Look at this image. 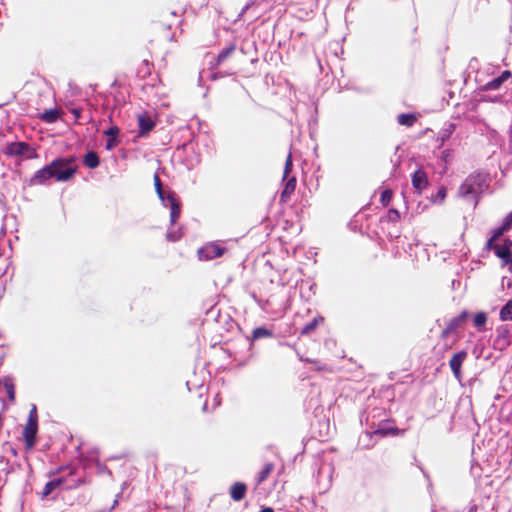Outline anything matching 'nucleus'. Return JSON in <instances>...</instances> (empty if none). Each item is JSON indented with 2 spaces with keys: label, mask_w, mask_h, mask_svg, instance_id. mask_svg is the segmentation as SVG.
Returning <instances> with one entry per match:
<instances>
[{
  "label": "nucleus",
  "mask_w": 512,
  "mask_h": 512,
  "mask_svg": "<svg viewBox=\"0 0 512 512\" xmlns=\"http://www.w3.org/2000/svg\"><path fill=\"white\" fill-rule=\"evenodd\" d=\"M297 180L295 176L290 177L285 182L284 188L280 194V202L281 203H287L292 194L295 192L296 189Z\"/></svg>",
  "instance_id": "9b49d317"
},
{
  "label": "nucleus",
  "mask_w": 512,
  "mask_h": 512,
  "mask_svg": "<svg viewBox=\"0 0 512 512\" xmlns=\"http://www.w3.org/2000/svg\"><path fill=\"white\" fill-rule=\"evenodd\" d=\"M427 173L423 169L416 170L412 175V186L420 194L428 186Z\"/></svg>",
  "instance_id": "0eeeda50"
},
{
  "label": "nucleus",
  "mask_w": 512,
  "mask_h": 512,
  "mask_svg": "<svg viewBox=\"0 0 512 512\" xmlns=\"http://www.w3.org/2000/svg\"><path fill=\"white\" fill-rule=\"evenodd\" d=\"M137 120H138V127H139V131H138L139 136L147 135L155 127V122L153 121L151 116L146 113L138 115Z\"/></svg>",
  "instance_id": "6e6552de"
},
{
  "label": "nucleus",
  "mask_w": 512,
  "mask_h": 512,
  "mask_svg": "<svg viewBox=\"0 0 512 512\" xmlns=\"http://www.w3.org/2000/svg\"><path fill=\"white\" fill-rule=\"evenodd\" d=\"M38 431V413L35 405L32 406L28 414V419L23 428V438L27 450H31L36 444V435Z\"/></svg>",
  "instance_id": "f03ea898"
},
{
  "label": "nucleus",
  "mask_w": 512,
  "mask_h": 512,
  "mask_svg": "<svg viewBox=\"0 0 512 512\" xmlns=\"http://www.w3.org/2000/svg\"><path fill=\"white\" fill-rule=\"evenodd\" d=\"M259 512H274V510L271 507H265V508L261 509Z\"/></svg>",
  "instance_id": "a18cd8bd"
},
{
  "label": "nucleus",
  "mask_w": 512,
  "mask_h": 512,
  "mask_svg": "<svg viewBox=\"0 0 512 512\" xmlns=\"http://www.w3.org/2000/svg\"><path fill=\"white\" fill-rule=\"evenodd\" d=\"M167 198L170 202V223L174 225L180 217L181 206L173 193H170Z\"/></svg>",
  "instance_id": "4468645a"
},
{
  "label": "nucleus",
  "mask_w": 512,
  "mask_h": 512,
  "mask_svg": "<svg viewBox=\"0 0 512 512\" xmlns=\"http://www.w3.org/2000/svg\"><path fill=\"white\" fill-rule=\"evenodd\" d=\"M61 115V111L58 109H49L45 110L42 115L41 119L46 123H55Z\"/></svg>",
  "instance_id": "aec40b11"
},
{
  "label": "nucleus",
  "mask_w": 512,
  "mask_h": 512,
  "mask_svg": "<svg viewBox=\"0 0 512 512\" xmlns=\"http://www.w3.org/2000/svg\"><path fill=\"white\" fill-rule=\"evenodd\" d=\"M292 167H293L292 156H291V154H289L285 161L284 175H283L284 179H286L288 177V175L291 173Z\"/></svg>",
  "instance_id": "473e14b6"
},
{
  "label": "nucleus",
  "mask_w": 512,
  "mask_h": 512,
  "mask_svg": "<svg viewBox=\"0 0 512 512\" xmlns=\"http://www.w3.org/2000/svg\"><path fill=\"white\" fill-rule=\"evenodd\" d=\"M304 361L313 364L317 371L325 370V365L323 363H321L319 360H312V359L307 358Z\"/></svg>",
  "instance_id": "c9c22d12"
},
{
  "label": "nucleus",
  "mask_w": 512,
  "mask_h": 512,
  "mask_svg": "<svg viewBox=\"0 0 512 512\" xmlns=\"http://www.w3.org/2000/svg\"><path fill=\"white\" fill-rule=\"evenodd\" d=\"M49 174L50 172H47L45 167H42L29 178V180L27 181L28 186L33 187L46 185L51 180Z\"/></svg>",
  "instance_id": "1a4fd4ad"
},
{
  "label": "nucleus",
  "mask_w": 512,
  "mask_h": 512,
  "mask_svg": "<svg viewBox=\"0 0 512 512\" xmlns=\"http://www.w3.org/2000/svg\"><path fill=\"white\" fill-rule=\"evenodd\" d=\"M71 113L73 114L75 120H78L81 117V109L73 108L71 109Z\"/></svg>",
  "instance_id": "79ce46f5"
},
{
  "label": "nucleus",
  "mask_w": 512,
  "mask_h": 512,
  "mask_svg": "<svg viewBox=\"0 0 512 512\" xmlns=\"http://www.w3.org/2000/svg\"><path fill=\"white\" fill-rule=\"evenodd\" d=\"M57 163L55 162H50L48 163L47 165H45V169L47 170V172H50L49 176L51 179H54L56 181V171H55V168L57 167L56 166Z\"/></svg>",
  "instance_id": "72a5a7b5"
},
{
  "label": "nucleus",
  "mask_w": 512,
  "mask_h": 512,
  "mask_svg": "<svg viewBox=\"0 0 512 512\" xmlns=\"http://www.w3.org/2000/svg\"><path fill=\"white\" fill-rule=\"evenodd\" d=\"M247 491V485L243 482H235L230 487V497L232 500L239 502L244 499Z\"/></svg>",
  "instance_id": "f3484780"
},
{
  "label": "nucleus",
  "mask_w": 512,
  "mask_h": 512,
  "mask_svg": "<svg viewBox=\"0 0 512 512\" xmlns=\"http://www.w3.org/2000/svg\"><path fill=\"white\" fill-rule=\"evenodd\" d=\"M153 181H154V186H155V190H156L158 197L161 200H163L164 199L163 185H162V181L157 173L154 174Z\"/></svg>",
  "instance_id": "cd10ccee"
},
{
  "label": "nucleus",
  "mask_w": 512,
  "mask_h": 512,
  "mask_svg": "<svg viewBox=\"0 0 512 512\" xmlns=\"http://www.w3.org/2000/svg\"><path fill=\"white\" fill-rule=\"evenodd\" d=\"M505 232H507V230L504 229V227L501 225L500 227H498L492 231L491 238H493L494 240L497 241Z\"/></svg>",
  "instance_id": "f704fd0d"
},
{
  "label": "nucleus",
  "mask_w": 512,
  "mask_h": 512,
  "mask_svg": "<svg viewBox=\"0 0 512 512\" xmlns=\"http://www.w3.org/2000/svg\"><path fill=\"white\" fill-rule=\"evenodd\" d=\"M75 472H76V468L71 467L70 471H69V475H73V474H75Z\"/></svg>",
  "instance_id": "49530a36"
},
{
  "label": "nucleus",
  "mask_w": 512,
  "mask_h": 512,
  "mask_svg": "<svg viewBox=\"0 0 512 512\" xmlns=\"http://www.w3.org/2000/svg\"><path fill=\"white\" fill-rule=\"evenodd\" d=\"M386 217L387 221L391 223H397L401 218L400 212L395 208L389 209Z\"/></svg>",
  "instance_id": "2f4dec72"
},
{
  "label": "nucleus",
  "mask_w": 512,
  "mask_h": 512,
  "mask_svg": "<svg viewBox=\"0 0 512 512\" xmlns=\"http://www.w3.org/2000/svg\"><path fill=\"white\" fill-rule=\"evenodd\" d=\"M502 226L507 231L511 229V227H512V211L505 217Z\"/></svg>",
  "instance_id": "e433bc0d"
},
{
  "label": "nucleus",
  "mask_w": 512,
  "mask_h": 512,
  "mask_svg": "<svg viewBox=\"0 0 512 512\" xmlns=\"http://www.w3.org/2000/svg\"><path fill=\"white\" fill-rule=\"evenodd\" d=\"M494 254L501 259L502 266H507L509 271L512 272V251L499 245L495 247Z\"/></svg>",
  "instance_id": "f8f14e48"
},
{
  "label": "nucleus",
  "mask_w": 512,
  "mask_h": 512,
  "mask_svg": "<svg viewBox=\"0 0 512 512\" xmlns=\"http://www.w3.org/2000/svg\"><path fill=\"white\" fill-rule=\"evenodd\" d=\"M511 72L509 70H505L502 72V74L491 81L487 82L484 85V90L491 91V90H497L501 87V85L511 77Z\"/></svg>",
  "instance_id": "dca6fc26"
},
{
  "label": "nucleus",
  "mask_w": 512,
  "mask_h": 512,
  "mask_svg": "<svg viewBox=\"0 0 512 512\" xmlns=\"http://www.w3.org/2000/svg\"><path fill=\"white\" fill-rule=\"evenodd\" d=\"M65 482V479L64 478H58V479H54V480H51L49 481L48 483H46V485L44 486V489H43V492H42V495L44 497H47L48 495H50L56 488H58L59 486H61L63 483Z\"/></svg>",
  "instance_id": "5701e85b"
},
{
  "label": "nucleus",
  "mask_w": 512,
  "mask_h": 512,
  "mask_svg": "<svg viewBox=\"0 0 512 512\" xmlns=\"http://www.w3.org/2000/svg\"><path fill=\"white\" fill-rule=\"evenodd\" d=\"M83 163L88 168H96L99 166V156L96 152L90 151L85 154Z\"/></svg>",
  "instance_id": "412c9836"
},
{
  "label": "nucleus",
  "mask_w": 512,
  "mask_h": 512,
  "mask_svg": "<svg viewBox=\"0 0 512 512\" xmlns=\"http://www.w3.org/2000/svg\"><path fill=\"white\" fill-rule=\"evenodd\" d=\"M273 332L265 327H257L252 331V339L258 340L261 338H271Z\"/></svg>",
  "instance_id": "a878e982"
},
{
  "label": "nucleus",
  "mask_w": 512,
  "mask_h": 512,
  "mask_svg": "<svg viewBox=\"0 0 512 512\" xmlns=\"http://www.w3.org/2000/svg\"><path fill=\"white\" fill-rule=\"evenodd\" d=\"M392 197H393V192L391 189H385L382 191L381 193V196H380V202L381 204L384 206V207H387L391 200H392Z\"/></svg>",
  "instance_id": "7c9ffc66"
},
{
  "label": "nucleus",
  "mask_w": 512,
  "mask_h": 512,
  "mask_svg": "<svg viewBox=\"0 0 512 512\" xmlns=\"http://www.w3.org/2000/svg\"><path fill=\"white\" fill-rule=\"evenodd\" d=\"M487 322V314L485 312H478L473 318V323L476 327L481 328Z\"/></svg>",
  "instance_id": "c756f323"
},
{
  "label": "nucleus",
  "mask_w": 512,
  "mask_h": 512,
  "mask_svg": "<svg viewBox=\"0 0 512 512\" xmlns=\"http://www.w3.org/2000/svg\"><path fill=\"white\" fill-rule=\"evenodd\" d=\"M5 154L8 156H24L26 159H36L38 157L36 149L26 142L9 143Z\"/></svg>",
  "instance_id": "20e7f679"
},
{
  "label": "nucleus",
  "mask_w": 512,
  "mask_h": 512,
  "mask_svg": "<svg viewBox=\"0 0 512 512\" xmlns=\"http://www.w3.org/2000/svg\"><path fill=\"white\" fill-rule=\"evenodd\" d=\"M273 470H274V464L273 463H266L264 465L263 469L258 473L257 485H259L262 482H264L270 476V474L273 472Z\"/></svg>",
  "instance_id": "b1692460"
},
{
  "label": "nucleus",
  "mask_w": 512,
  "mask_h": 512,
  "mask_svg": "<svg viewBox=\"0 0 512 512\" xmlns=\"http://www.w3.org/2000/svg\"><path fill=\"white\" fill-rule=\"evenodd\" d=\"M52 162L57 163L55 168L56 182L69 181L77 172V166L73 164V157L56 158Z\"/></svg>",
  "instance_id": "7ed1b4c3"
},
{
  "label": "nucleus",
  "mask_w": 512,
  "mask_h": 512,
  "mask_svg": "<svg viewBox=\"0 0 512 512\" xmlns=\"http://www.w3.org/2000/svg\"><path fill=\"white\" fill-rule=\"evenodd\" d=\"M500 319L502 321H507L512 319V300H509L500 311Z\"/></svg>",
  "instance_id": "bb28decb"
},
{
  "label": "nucleus",
  "mask_w": 512,
  "mask_h": 512,
  "mask_svg": "<svg viewBox=\"0 0 512 512\" xmlns=\"http://www.w3.org/2000/svg\"><path fill=\"white\" fill-rule=\"evenodd\" d=\"M418 113H402L397 116V122L406 127H412L418 121Z\"/></svg>",
  "instance_id": "a211bd4d"
},
{
  "label": "nucleus",
  "mask_w": 512,
  "mask_h": 512,
  "mask_svg": "<svg viewBox=\"0 0 512 512\" xmlns=\"http://www.w3.org/2000/svg\"><path fill=\"white\" fill-rule=\"evenodd\" d=\"M104 133L109 137H116L120 133V129L117 126H111Z\"/></svg>",
  "instance_id": "4c0bfd02"
},
{
  "label": "nucleus",
  "mask_w": 512,
  "mask_h": 512,
  "mask_svg": "<svg viewBox=\"0 0 512 512\" xmlns=\"http://www.w3.org/2000/svg\"><path fill=\"white\" fill-rule=\"evenodd\" d=\"M49 174L50 172H47L45 167H42L29 178V180L27 181L28 186L33 187L46 185L51 180Z\"/></svg>",
  "instance_id": "9d476101"
},
{
  "label": "nucleus",
  "mask_w": 512,
  "mask_h": 512,
  "mask_svg": "<svg viewBox=\"0 0 512 512\" xmlns=\"http://www.w3.org/2000/svg\"><path fill=\"white\" fill-rule=\"evenodd\" d=\"M325 321V318L323 316H316L313 318V320L309 323H307L305 326H303L302 330H301V335H310L312 334L316 328L323 324Z\"/></svg>",
  "instance_id": "6ab92c4d"
},
{
  "label": "nucleus",
  "mask_w": 512,
  "mask_h": 512,
  "mask_svg": "<svg viewBox=\"0 0 512 512\" xmlns=\"http://www.w3.org/2000/svg\"><path fill=\"white\" fill-rule=\"evenodd\" d=\"M494 343L500 349H504L510 344V332L508 327L502 326L497 329V336Z\"/></svg>",
  "instance_id": "2eb2a0df"
},
{
  "label": "nucleus",
  "mask_w": 512,
  "mask_h": 512,
  "mask_svg": "<svg viewBox=\"0 0 512 512\" xmlns=\"http://www.w3.org/2000/svg\"><path fill=\"white\" fill-rule=\"evenodd\" d=\"M118 140L116 139V137H109V139L107 140V143H106V148L107 149H113L115 148L117 145H118Z\"/></svg>",
  "instance_id": "ea45409f"
},
{
  "label": "nucleus",
  "mask_w": 512,
  "mask_h": 512,
  "mask_svg": "<svg viewBox=\"0 0 512 512\" xmlns=\"http://www.w3.org/2000/svg\"><path fill=\"white\" fill-rule=\"evenodd\" d=\"M183 237V231L181 228L176 230L168 231L166 233V239L170 242H177Z\"/></svg>",
  "instance_id": "c85d7f7f"
},
{
  "label": "nucleus",
  "mask_w": 512,
  "mask_h": 512,
  "mask_svg": "<svg viewBox=\"0 0 512 512\" xmlns=\"http://www.w3.org/2000/svg\"><path fill=\"white\" fill-rule=\"evenodd\" d=\"M236 53L242 54V50H237V48L234 45H231L225 49H223L217 56L218 63L224 62L228 60L229 56L234 55Z\"/></svg>",
  "instance_id": "4be33fe9"
},
{
  "label": "nucleus",
  "mask_w": 512,
  "mask_h": 512,
  "mask_svg": "<svg viewBox=\"0 0 512 512\" xmlns=\"http://www.w3.org/2000/svg\"><path fill=\"white\" fill-rule=\"evenodd\" d=\"M5 386H6V388H7V392H8L9 398H10L11 400H14V397H15V396H14V388H13V385H8V384H6Z\"/></svg>",
  "instance_id": "a19ab883"
},
{
  "label": "nucleus",
  "mask_w": 512,
  "mask_h": 512,
  "mask_svg": "<svg viewBox=\"0 0 512 512\" xmlns=\"http://www.w3.org/2000/svg\"><path fill=\"white\" fill-rule=\"evenodd\" d=\"M468 316H469L468 311H466V310L462 311L457 317L450 320V322L448 324V328L451 330L458 328L459 326H461V324L464 321H466Z\"/></svg>",
  "instance_id": "393cba45"
},
{
  "label": "nucleus",
  "mask_w": 512,
  "mask_h": 512,
  "mask_svg": "<svg viewBox=\"0 0 512 512\" xmlns=\"http://www.w3.org/2000/svg\"><path fill=\"white\" fill-rule=\"evenodd\" d=\"M437 197H439L443 201L446 197V189L441 188L437 193Z\"/></svg>",
  "instance_id": "c03bdc74"
},
{
  "label": "nucleus",
  "mask_w": 512,
  "mask_h": 512,
  "mask_svg": "<svg viewBox=\"0 0 512 512\" xmlns=\"http://www.w3.org/2000/svg\"><path fill=\"white\" fill-rule=\"evenodd\" d=\"M466 358H467V352L462 350V351L455 353L449 361V366L451 368V371L457 380L461 379V376H462L461 367H462V364L464 363V361L466 360Z\"/></svg>",
  "instance_id": "423d86ee"
},
{
  "label": "nucleus",
  "mask_w": 512,
  "mask_h": 512,
  "mask_svg": "<svg viewBox=\"0 0 512 512\" xmlns=\"http://www.w3.org/2000/svg\"><path fill=\"white\" fill-rule=\"evenodd\" d=\"M227 249L225 247H221L219 244L215 242H210L202 246L198 250V257L200 260L208 261L213 260L215 258H219L226 253Z\"/></svg>",
  "instance_id": "39448f33"
},
{
  "label": "nucleus",
  "mask_w": 512,
  "mask_h": 512,
  "mask_svg": "<svg viewBox=\"0 0 512 512\" xmlns=\"http://www.w3.org/2000/svg\"><path fill=\"white\" fill-rule=\"evenodd\" d=\"M489 187L488 175L483 172L469 174L459 187V195L466 199H472L475 206L479 203L481 195Z\"/></svg>",
  "instance_id": "f257e3e1"
},
{
  "label": "nucleus",
  "mask_w": 512,
  "mask_h": 512,
  "mask_svg": "<svg viewBox=\"0 0 512 512\" xmlns=\"http://www.w3.org/2000/svg\"><path fill=\"white\" fill-rule=\"evenodd\" d=\"M400 433V430L393 425H390L389 421H386L385 423L381 424L378 429L371 433H367L369 437H372L373 435H380V436H388V435H398Z\"/></svg>",
  "instance_id": "ddd939ff"
},
{
  "label": "nucleus",
  "mask_w": 512,
  "mask_h": 512,
  "mask_svg": "<svg viewBox=\"0 0 512 512\" xmlns=\"http://www.w3.org/2000/svg\"><path fill=\"white\" fill-rule=\"evenodd\" d=\"M501 246L504 247V248H508V250H511V248H512V240L511 239H505Z\"/></svg>",
  "instance_id": "37998d69"
},
{
  "label": "nucleus",
  "mask_w": 512,
  "mask_h": 512,
  "mask_svg": "<svg viewBox=\"0 0 512 512\" xmlns=\"http://www.w3.org/2000/svg\"><path fill=\"white\" fill-rule=\"evenodd\" d=\"M500 244H497L496 243V240H494L493 238H489L486 242V245H485V248L487 250H493L495 252V247L499 246Z\"/></svg>",
  "instance_id": "58836bf2"
}]
</instances>
